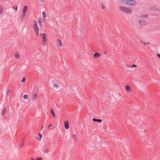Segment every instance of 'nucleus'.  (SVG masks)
<instances>
[{
  "mask_svg": "<svg viewBox=\"0 0 160 160\" xmlns=\"http://www.w3.org/2000/svg\"><path fill=\"white\" fill-rule=\"evenodd\" d=\"M121 2L123 4L128 5H134L137 3L134 0H122Z\"/></svg>",
  "mask_w": 160,
  "mask_h": 160,
  "instance_id": "nucleus-1",
  "label": "nucleus"
},
{
  "mask_svg": "<svg viewBox=\"0 0 160 160\" xmlns=\"http://www.w3.org/2000/svg\"><path fill=\"white\" fill-rule=\"evenodd\" d=\"M33 28L36 34L39 36V29L37 22L36 21H34L33 22Z\"/></svg>",
  "mask_w": 160,
  "mask_h": 160,
  "instance_id": "nucleus-2",
  "label": "nucleus"
},
{
  "mask_svg": "<svg viewBox=\"0 0 160 160\" xmlns=\"http://www.w3.org/2000/svg\"><path fill=\"white\" fill-rule=\"evenodd\" d=\"M28 10V6H26V5L24 6L23 7L22 12V14L21 16V19H23L25 18V16L26 15Z\"/></svg>",
  "mask_w": 160,
  "mask_h": 160,
  "instance_id": "nucleus-3",
  "label": "nucleus"
},
{
  "mask_svg": "<svg viewBox=\"0 0 160 160\" xmlns=\"http://www.w3.org/2000/svg\"><path fill=\"white\" fill-rule=\"evenodd\" d=\"M119 8L120 10L127 13H130L132 12L131 9L130 8H128L122 6H120Z\"/></svg>",
  "mask_w": 160,
  "mask_h": 160,
  "instance_id": "nucleus-4",
  "label": "nucleus"
},
{
  "mask_svg": "<svg viewBox=\"0 0 160 160\" xmlns=\"http://www.w3.org/2000/svg\"><path fill=\"white\" fill-rule=\"evenodd\" d=\"M42 37L43 39V44L45 45L47 43V35L45 33H43L40 35Z\"/></svg>",
  "mask_w": 160,
  "mask_h": 160,
  "instance_id": "nucleus-5",
  "label": "nucleus"
},
{
  "mask_svg": "<svg viewBox=\"0 0 160 160\" xmlns=\"http://www.w3.org/2000/svg\"><path fill=\"white\" fill-rule=\"evenodd\" d=\"M56 46L57 48L60 49L62 46V41L59 39H58L56 42Z\"/></svg>",
  "mask_w": 160,
  "mask_h": 160,
  "instance_id": "nucleus-6",
  "label": "nucleus"
},
{
  "mask_svg": "<svg viewBox=\"0 0 160 160\" xmlns=\"http://www.w3.org/2000/svg\"><path fill=\"white\" fill-rule=\"evenodd\" d=\"M139 22L140 25L142 26H145L146 24V22L143 20H139Z\"/></svg>",
  "mask_w": 160,
  "mask_h": 160,
  "instance_id": "nucleus-7",
  "label": "nucleus"
},
{
  "mask_svg": "<svg viewBox=\"0 0 160 160\" xmlns=\"http://www.w3.org/2000/svg\"><path fill=\"white\" fill-rule=\"evenodd\" d=\"M4 10V6L3 5L0 4V15L2 14L3 13Z\"/></svg>",
  "mask_w": 160,
  "mask_h": 160,
  "instance_id": "nucleus-8",
  "label": "nucleus"
},
{
  "mask_svg": "<svg viewBox=\"0 0 160 160\" xmlns=\"http://www.w3.org/2000/svg\"><path fill=\"white\" fill-rule=\"evenodd\" d=\"M100 56V54L98 53H95L93 56V58L95 59H96L99 58Z\"/></svg>",
  "mask_w": 160,
  "mask_h": 160,
  "instance_id": "nucleus-9",
  "label": "nucleus"
},
{
  "mask_svg": "<svg viewBox=\"0 0 160 160\" xmlns=\"http://www.w3.org/2000/svg\"><path fill=\"white\" fill-rule=\"evenodd\" d=\"M64 124L65 129H67L69 128V123L68 121H65Z\"/></svg>",
  "mask_w": 160,
  "mask_h": 160,
  "instance_id": "nucleus-10",
  "label": "nucleus"
},
{
  "mask_svg": "<svg viewBox=\"0 0 160 160\" xmlns=\"http://www.w3.org/2000/svg\"><path fill=\"white\" fill-rule=\"evenodd\" d=\"M38 97V95L36 93H34L32 95V99L34 100H36Z\"/></svg>",
  "mask_w": 160,
  "mask_h": 160,
  "instance_id": "nucleus-11",
  "label": "nucleus"
},
{
  "mask_svg": "<svg viewBox=\"0 0 160 160\" xmlns=\"http://www.w3.org/2000/svg\"><path fill=\"white\" fill-rule=\"evenodd\" d=\"M72 138L75 141H77L78 140V138L77 135L76 134H73Z\"/></svg>",
  "mask_w": 160,
  "mask_h": 160,
  "instance_id": "nucleus-12",
  "label": "nucleus"
},
{
  "mask_svg": "<svg viewBox=\"0 0 160 160\" xmlns=\"http://www.w3.org/2000/svg\"><path fill=\"white\" fill-rule=\"evenodd\" d=\"M125 89L126 91H131V89L130 87L128 85H127L125 87Z\"/></svg>",
  "mask_w": 160,
  "mask_h": 160,
  "instance_id": "nucleus-13",
  "label": "nucleus"
},
{
  "mask_svg": "<svg viewBox=\"0 0 160 160\" xmlns=\"http://www.w3.org/2000/svg\"><path fill=\"white\" fill-rule=\"evenodd\" d=\"M59 84L56 82H55L53 84V87L56 88H57Z\"/></svg>",
  "mask_w": 160,
  "mask_h": 160,
  "instance_id": "nucleus-14",
  "label": "nucleus"
},
{
  "mask_svg": "<svg viewBox=\"0 0 160 160\" xmlns=\"http://www.w3.org/2000/svg\"><path fill=\"white\" fill-rule=\"evenodd\" d=\"M38 135L39 137V138L38 137H36V138H37L38 140H41V138L42 137V135L40 133H39L38 134Z\"/></svg>",
  "mask_w": 160,
  "mask_h": 160,
  "instance_id": "nucleus-15",
  "label": "nucleus"
},
{
  "mask_svg": "<svg viewBox=\"0 0 160 160\" xmlns=\"http://www.w3.org/2000/svg\"><path fill=\"white\" fill-rule=\"evenodd\" d=\"M92 121L94 122H97L99 123L100 122V119H99L93 118L92 119Z\"/></svg>",
  "mask_w": 160,
  "mask_h": 160,
  "instance_id": "nucleus-16",
  "label": "nucleus"
},
{
  "mask_svg": "<svg viewBox=\"0 0 160 160\" xmlns=\"http://www.w3.org/2000/svg\"><path fill=\"white\" fill-rule=\"evenodd\" d=\"M50 112H51V114H52V115H53V117H55V112L54 111V110L53 109H51V110H50Z\"/></svg>",
  "mask_w": 160,
  "mask_h": 160,
  "instance_id": "nucleus-17",
  "label": "nucleus"
},
{
  "mask_svg": "<svg viewBox=\"0 0 160 160\" xmlns=\"http://www.w3.org/2000/svg\"><path fill=\"white\" fill-rule=\"evenodd\" d=\"M15 57L17 59H19V55L18 52H17L15 54Z\"/></svg>",
  "mask_w": 160,
  "mask_h": 160,
  "instance_id": "nucleus-18",
  "label": "nucleus"
},
{
  "mask_svg": "<svg viewBox=\"0 0 160 160\" xmlns=\"http://www.w3.org/2000/svg\"><path fill=\"white\" fill-rule=\"evenodd\" d=\"M6 110H7L6 108H4V109L3 110L2 112V116L4 115L5 114V113H6Z\"/></svg>",
  "mask_w": 160,
  "mask_h": 160,
  "instance_id": "nucleus-19",
  "label": "nucleus"
},
{
  "mask_svg": "<svg viewBox=\"0 0 160 160\" xmlns=\"http://www.w3.org/2000/svg\"><path fill=\"white\" fill-rule=\"evenodd\" d=\"M38 23L39 24L40 26H41L42 25V21L41 19L38 20Z\"/></svg>",
  "mask_w": 160,
  "mask_h": 160,
  "instance_id": "nucleus-20",
  "label": "nucleus"
},
{
  "mask_svg": "<svg viewBox=\"0 0 160 160\" xmlns=\"http://www.w3.org/2000/svg\"><path fill=\"white\" fill-rule=\"evenodd\" d=\"M141 17L142 18H148V15L147 14H144Z\"/></svg>",
  "mask_w": 160,
  "mask_h": 160,
  "instance_id": "nucleus-21",
  "label": "nucleus"
},
{
  "mask_svg": "<svg viewBox=\"0 0 160 160\" xmlns=\"http://www.w3.org/2000/svg\"><path fill=\"white\" fill-rule=\"evenodd\" d=\"M12 8L15 10V12H17L18 11V9L17 6H14L12 7Z\"/></svg>",
  "mask_w": 160,
  "mask_h": 160,
  "instance_id": "nucleus-22",
  "label": "nucleus"
},
{
  "mask_svg": "<svg viewBox=\"0 0 160 160\" xmlns=\"http://www.w3.org/2000/svg\"><path fill=\"white\" fill-rule=\"evenodd\" d=\"M141 42L144 45H146L147 44H150V43L149 42H144L142 41H141Z\"/></svg>",
  "mask_w": 160,
  "mask_h": 160,
  "instance_id": "nucleus-23",
  "label": "nucleus"
},
{
  "mask_svg": "<svg viewBox=\"0 0 160 160\" xmlns=\"http://www.w3.org/2000/svg\"><path fill=\"white\" fill-rule=\"evenodd\" d=\"M23 98L24 99H27L28 98V95H27V94H24V95H23Z\"/></svg>",
  "mask_w": 160,
  "mask_h": 160,
  "instance_id": "nucleus-24",
  "label": "nucleus"
},
{
  "mask_svg": "<svg viewBox=\"0 0 160 160\" xmlns=\"http://www.w3.org/2000/svg\"><path fill=\"white\" fill-rule=\"evenodd\" d=\"M150 9L151 10H153L154 11H157L158 10V9L156 8H155V7H152V8H150Z\"/></svg>",
  "mask_w": 160,
  "mask_h": 160,
  "instance_id": "nucleus-25",
  "label": "nucleus"
},
{
  "mask_svg": "<svg viewBox=\"0 0 160 160\" xmlns=\"http://www.w3.org/2000/svg\"><path fill=\"white\" fill-rule=\"evenodd\" d=\"M46 15L45 13L44 12H42V17L44 18H45L46 17Z\"/></svg>",
  "mask_w": 160,
  "mask_h": 160,
  "instance_id": "nucleus-26",
  "label": "nucleus"
},
{
  "mask_svg": "<svg viewBox=\"0 0 160 160\" xmlns=\"http://www.w3.org/2000/svg\"><path fill=\"white\" fill-rule=\"evenodd\" d=\"M42 158L41 157L38 158L36 160H42Z\"/></svg>",
  "mask_w": 160,
  "mask_h": 160,
  "instance_id": "nucleus-27",
  "label": "nucleus"
},
{
  "mask_svg": "<svg viewBox=\"0 0 160 160\" xmlns=\"http://www.w3.org/2000/svg\"><path fill=\"white\" fill-rule=\"evenodd\" d=\"M49 151V149L48 148H47L44 150V152L45 153H47Z\"/></svg>",
  "mask_w": 160,
  "mask_h": 160,
  "instance_id": "nucleus-28",
  "label": "nucleus"
},
{
  "mask_svg": "<svg viewBox=\"0 0 160 160\" xmlns=\"http://www.w3.org/2000/svg\"><path fill=\"white\" fill-rule=\"evenodd\" d=\"M25 80H26V78H23L22 79V82H24L25 81Z\"/></svg>",
  "mask_w": 160,
  "mask_h": 160,
  "instance_id": "nucleus-29",
  "label": "nucleus"
},
{
  "mask_svg": "<svg viewBox=\"0 0 160 160\" xmlns=\"http://www.w3.org/2000/svg\"><path fill=\"white\" fill-rule=\"evenodd\" d=\"M137 67V66L133 64L132 65V67L136 68V67Z\"/></svg>",
  "mask_w": 160,
  "mask_h": 160,
  "instance_id": "nucleus-30",
  "label": "nucleus"
},
{
  "mask_svg": "<svg viewBox=\"0 0 160 160\" xmlns=\"http://www.w3.org/2000/svg\"><path fill=\"white\" fill-rule=\"evenodd\" d=\"M52 124H50L48 126V128H49L50 127H52Z\"/></svg>",
  "mask_w": 160,
  "mask_h": 160,
  "instance_id": "nucleus-31",
  "label": "nucleus"
},
{
  "mask_svg": "<svg viewBox=\"0 0 160 160\" xmlns=\"http://www.w3.org/2000/svg\"><path fill=\"white\" fill-rule=\"evenodd\" d=\"M106 53H107V52H106V51H104V54H106Z\"/></svg>",
  "mask_w": 160,
  "mask_h": 160,
  "instance_id": "nucleus-32",
  "label": "nucleus"
},
{
  "mask_svg": "<svg viewBox=\"0 0 160 160\" xmlns=\"http://www.w3.org/2000/svg\"><path fill=\"white\" fill-rule=\"evenodd\" d=\"M157 55H158V57H160V54H159L158 53V54H157Z\"/></svg>",
  "mask_w": 160,
  "mask_h": 160,
  "instance_id": "nucleus-33",
  "label": "nucleus"
},
{
  "mask_svg": "<svg viewBox=\"0 0 160 160\" xmlns=\"http://www.w3.org/2000/svg\"><path fill=\"white\" fill-rule=\"evenodd\" d=\"M102 8L103 9H104L105 8V7L103 5H102Z\"/></svg>",
  "mask_w": 160,
  "mask_h": 160,
  "instance_id": "nucleus-34",
  "label": "nucleus"
},
{
  "mask_svg": "<svg viewBox=\"0 0 160 160\" xmlns=\"http://www.w3.org/2000/svg\"><path fill=\"white\" fill-rule=\"evenodd\" d=\"M102 121V120L101 119V122Z\"/></svg>",
  "mask_w": 160,
  "mask_h": 160,
  "instance_id": "nucleus-35",
  "label": "nucleus"
},
{
  "mask_svg": "<svg viewBox=\"0 0 160 160\" xmlns=\"http://www.w3.org/2000/svg\"><path fill=\"white\" fill-rule=\"evenodd\" d=\"M43 126H42V128H43Z\"/></svg>",
  "mask_w": 160,
  "mask_h": 160,
  "instance_id": "nucleus-36",
  "label": "nucleus"
}]
</instances>
